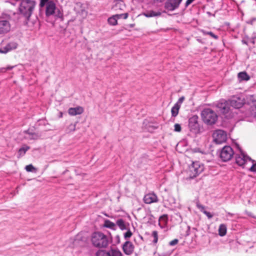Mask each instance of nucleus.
Listing matches in <instances>:
<instances>
[{
  "instance_id": "nucleus-1",
  "label": "nucleus",
  "mask_w": 256,
  "mask_h": 256,
  "mask_svg": "<svg viewBox=\"0 0 256 256\" xmlns=\"http://www.w3.org/2000/svg\"><path fill=\"white\" fill-rule=\"evenodd\" d=\"M39 6L41 8L45 7L46 16L47 17L52 16L58 18L63 17V13L56 8L55 2L52 0H40Z\"/></svg>"
},
{
  "instance_id": "nucleus-42",
  "label": "nucleus",
  "mask_w": 256,
  "mask_h": 256,
  "mask_svg": "<svg viewBox=\"0 0 256 256\" xmlns=\"http://www.w3.org/2000/svg\"><path fill=\"white\" fill-rule=\"evenodd\" d=\"M197 207L202 212L204 213V211H206L204 210V206L201 205L200 204L198 203L196 204Z\"/></svg>"
},
{
  "instance_id": "nucleus-34",
  "label": "nucleus",
  "mask_w": 256,
  "mask_h": 256,
  "mask_svg": "<svg viewBox=\"0 0 256 256\" xmlns=\"http://www.w3.org/2000/svg\"><path fill=\"white\" fill-rule=\"evenodd\" d=\"M204 34H208L211 37H212L215 40H217L218 38V36L212 32H204Z\"/></svg>"
},
{
  "instance_id": "nucleus-3",
  "label": "nucleus",
  "mask_w": 256,
  "mask_h": 256,
  "mask_svg": "<svg viewBox=\"0 0 256 256\" xmlns=\"http://www.w3.org/2000/svg\"><path fill=\"white\" fill-rule=\"evenodd\" d=\"M36 2L32 0H22L19 6V12L26 19L31 16L36 6Z\"/></svg>"
},
{
  "instance_id": "nucleus-36",
  "label": "nucleus",
  "mask_w": 256,
  "mask_h": 256,
  "mask_svg": "<svg viewBox=\"0 0 256 256\" xmlns=\"http://www.w3.org/2000/svg\"><path fill=\"white\" fill-rule=\"evenodd\" d=\"M148 222H149L151 224H153L155 222V218L154 216L150 214L148 215Z\"/></svg>"
},
{
  "instance_id": "nucleus-33",
  "label": "nucleus",
  "mask_w": 256,
  "mask_h": 256,
  "mask_svg": "<svg viewBox=\"0 0 256 256\" xmlns=\"http://www.w3.org/2000/svg\"><path fill=\"white\" fill-rule=\"evenodd\" d=\"M76 124H72L68 126V127L67 128V130L68 131V132H74L76 130Z\"/></svg>"
},
{
  "instance_id": "nucleus-39",
  "label": "nucleus",
  "mask_w": 256,
  "mask_h": 256,
  "mask_svg": "<svg viewBox=\"0 0 256 256\" xmlns=\"http://www.w3.org/2000/svg\"><path fill=\"white\" fill-rule=\"evenodd\" d=\"M174 131H176V132H180L182 130L181 126L178 124H176L174 126Z\"/></svg>"
},
{
  "instance_id": "nucleus-28",
  "label": "nucleus",
  "mask_w": 256,
  "mask_h": 256,
  "mask_svg": "<svg viewBox=\"0 0 256 256\" xmlns=\"http://www.w3.org/2000/svg\"><path fill=\"white\" fill-rule=\"evenodd\" d=\"M168 215L167 214H164L160 216L159 218V224H162V225H166L168 222Z\"/></svg>"
},
{
  "instance_id": "nucleus-29",
  "label": "nucleus",
  "mask_w": 256,
  "mask_h": 256,
  "mask_svg": "<svg viewBox=\"0 0 256 256\" xmlns=\"http://www.w3.org/2000/svg\"><path fill=\"white\" fill-rule=\"evenodd\" d=\"M161 14L160 12H156L153 10L150 11L148 12L146 14H145V16L146 17H152V16H160Z\"/></svg>"
},
{
  "instance_id": "nucleus-45",
  "label": "nucleus",
  "mask_w": 256,
  "mask_h": 256,
  "mask_svg": "<svg viewBox=\"0 0 256 256\" xmlns=\"http://www.w3.org/2000/svg\"><path fill=\"white\" fill-rule=\"evenodd\" d=\"M178 240L177 239H174L172 240L170 242V246H174V245H176L178 244Z\"/></svg>"
},
{
  "instance_id": "nucleus-38",
  "label": "nucleus",
  "mask_w": 256,
  "mask_h": 256,
  "mask_svg": "<svg viewBox=\"0 0 256 256\" xmlns=\"http://www.w3.org/2000/svg\"><path fill=\"white\" fill-rule=\"evenodd\" d=\"M132 236V232L130 230H128L127 232L124 234V237L126 239L130 238Z\"/></svg>"
},
{
  "instance_id": "nucleus-15",
  "label": "nucleus",
  "mask_w": 256,
  "mask_h": 256,
  "mask_svg": "<svg viewBox=\"0 0 256 256\" xmlns=\"http://www.w3.org/2000/svg\"><path fill=\"white\" fill-rule=\"evenodd\" d=\"M10 30V24L8 20H0V34H4Z\"/></svg>"
},
{
  "instance_id": "nucleus-9",
  "label": "nucleus",
  "mask_w": 256,
  "mask_h": 256,
  "mask_svg": "<svg viewBox=\"0 0 256 256\" xmlns=\"http://www.w3.org/2000/svg\"><path fill=\"white\" fill-rule=\"evenodd\" d=\"M214 141L218 144L224 142L226 140V134L222 130H216L213 134Z\"/></svg>"
},
{
  "instance_id": "nucleus-12",
  "label": "nucleus",
  "mask_w": 256,
  "mask_h": 256,
  "mask_svg": "<svg viewBox=\"0 0 256 256\" xmlns=\"http://www.w3.org/2000/svg\"><path fill=\"white\" fill-rule=\"evenodd\" d=\"M188 126L190 130L193 132L196 133L198 130L199 126L196 116H194L190 118Z\"/></svg>"
},
{
  "instance_id": "nucleus-8",
  "label": "nucleus",
  "mask_w": 256,
  "mask_h": 256,
  "mask_svg": "<svg viewBox=\"0 0 256 256\" xmlns=\"http://www.w3.org/2000/svg\"><path fill=\"white\" fill-rule=\"evenodd\" d=\"M236 162L240 166H242L243 168L245 167V166L248 164V162H254L250 158H248L244 154L241 153L238 154L236 156L235 158Z\"/></svg>"
},
{
  "instance_id": "nucleus-32",
  "label": "nucleus",
  "mask_w": 256,
  "mask_h": 256,
  "mask_svg": "<svg viewBox=\"0 0 256 256\" xmlns=\"http://www.w3.org/2000/svg\"><path fill=\"white\" fill-rule=\"evenodd\" d=\"M110 254L108 252H106V250H100L98 251L96 254V256H110Z\"/></svg>"
},
{
  "instance_id": "nucleus-23",
  "label": "nucleus",
  "mask_w": 256,
  "mask_h": 256,
  "mask_svg": "<svg viewBox=\"0 0 256 256\" xmlns=\"http://www.w3.org/2000/svg\"><path fill=\"white\" fill-rule=\"evenodd\" d=\"M180 108V106L178 105V104H175L174 105L171 110L172 116L176 117L178 116Z\"/></svg>"
},
{
  "instance_id": "nucleus-43",
  "label": "nucleus",
  "mask_w": 256,
  "mask_h": 256,
  "mask_svg": "<svg viewBox=\"0 0 256 256\" xmlns=\"http://www.w3.org/2000/svg\"><path fill=\"white\" fill-rule=\"evenodd\" d=\"M204 214H205L208 218H211L213 216L210 212L207 211H204Z\"/></svg>"
},
{
  "instance_id": "nucleus-35",
  "label": "nucleus",
  "mask_w": 256,
  "mask_h": 256,
  "mask_svg": "<svg viewBox=\"0 0 256 256\" xmlns=\"http://www.w3.org/2000/svg\"><path fill=\"white\" fill-rule=\"evenodd\" d=\"M14 66H8L6 68H0V72H4L6 70H9L12 69Z\"/></svg>"
},
{
  "instance_id": "nucleus-20",
  "label": "nucleus",
  "mask_w": 256,
  "mask_h": 256,
  "mask_svg": "<svg viewBox=\"0 0 256 256\" xmlns=\"http://www.w3.org/2000/svg\"><path fill=\"white\" fill-rule=\"evenodd\" d=\"M238 77L240 82L243 80L247 81L250 78V76L245 72H239L238 74Z\"/></svg>"
},
{
  "instance_id": "nucleus-27",
  "label": "nucleus",
  "mask_w": 256,
  "mask_h": 256,
  "mask_svg": "<svg viewBox=\"0 0 256 256\" xmlns=\"http://www.w3.org/2000/svg\"><path fill=\"white\" fill-rule=\"evenodd\" d=\"M108 24L112 26H116L118 24V19L115 14L108 18Z\"/></svg>"
},
{
  "instance_id": "nucleus-49",
  "label": "nucleus",
  "mask_w": 256,
  "mask_h": 256,
  "mask_svg": "<svg viewBox=\"0 0 256 256\" xmlns=\"http://www.w3.org/2000/svg\"><path fill=\"white\" fill-rule=\"evenodd\" d=\"M255 1L256 2V0H255Z\"/></svg>"
},
{
  "instance_id": "nucleus-44",
  "label": "nucleus",
  "mask_w": 256,
  "mask_h": 256,
  "mask_svg": "<svg viewBox=\"0 0 256 256\" xmlns=\"http://www.w3.org/2000/svg\"><path fill=\"white\" fill-rule=\"evenodd\" d=\"M252 114H254V116L256 117V103L254 106L252 108Z\"/></svg>"
},
{
  "instance_id": "nucleus-4",
  "label": "nucleus",
  "mask_w": 256,
  "mask_h": 256,
  "mask_svg": "<svg viewBox=\"0 0 256 256\" xmlns=\"http://www.w3.org/2000/svg\"><path fill=\"white\" fill-rule=\"evenodd\" d=\"M204 170V165L202 164L200 162H194L189 166L187 173L190 178H192L197 176Z\"/></svg>"
},
{
  "instance_id": "nucleus-7",
  "label": "nucleus",
  "mask_w": 256,
  "mask_h": 256,
  "mask_svg": "<svg viewBox=\"0 0 256 256\" xmlns=\"http://www.w3.org/2000/svg\"><path fill=\"white\" fill-rule=\"evenodd\" d=\"M234 151L230 146H224L220 152V157L224 162L230 160L234 155Z\"/></svg>"
},
{
  "instance_id": "nucleus-19",
  "label": "nucleus",
  "mask_w": 256,
  "mask_h": 256,
  "mask_svg": "<svg viewBox=\"0 0 256 256\" xmlns=\"http://www.w3.org/2000/svg\"><path fill=\"white\" fill-rule=\"evenodd\" d=\"M157 196L154 194H148L145 195V203L151 204L157 202Z\"/></svg>"
},
{
  "instance_id": "nucleus-21",
  "label": "nucleus",
  "mask_w": 256,
  "mask_h": 256,
  "mask_svg": "<svg viewBox=\"0 0 256 256\" xmlns=\"http://www.w3.org/2000/svg\"><path fill=\"white\" fill-rule=\"evenodd\" d=\"M116 224L122 230H127L128 226V224L126 223L122 219L118 220L116 221Z\"/></svg>"
},
{
  "instance_id": "nucleus-10",
  "label": "nucleus",
  "mask_w": 256,
  "mask_h": 256,
  "mask_svg": "<svg viewBox=\"0 0 256 256\" xmlns=\"http://www.w3.org/2000/svg\"><path fill=\"white\" fill-rule=\"evenodd\" d=\"M182 0H167L164 4V8L168 10L173 11L178 8Z\"/></svg>"
},
{
  "instance_id": "nucleus-5",
  "label": "nucleus",
  "mask_w": 256,
  "mask_h": 256,
  "mask_svg": "<svg viewBox=\"0 0 256 256\" xmlns=\"http://www.w3.org/2000/svg\"><path fill=\"white\" fill-rule=\"evenodd\" d=\"M202 117L204 122L208 124H214L218 118L216 113L210 108H205L202 112Z\"/></svg>"
},
{
  "instance_id": "nucleus-24",
  "label": "nucleus",
  "mask_w": 256,
  "mask_h": 256,
  "mask_svg": "<svg viewBox=\"0 0 256 256\" xmlns=\"http://www.w3.org/2000/svg\"><path fill=\"white\" fill-rule=\"evenodd\" d=\"M110 256H122L120 251L116 248H112L109 250Z\"/></svg>"
},
{
  "instance_id": "nucleus-25",
  "label": "nucleus",
  "mask_w": 256,
  "mask_h": 256,
  "mask_svg": "<svg viewBox=\"0 0 256 256\" xmlns=\"http://www.w3.org/2000/svg\"><path fill=\"white\" fill-rule=\"evenodd\" d=\"M30 148L29 146L24 145L20 148L19 149L18 152V157L22 156L24 155L27 150Z\"/></svg>"
},
{
  "instance_id": "nucleus-31",
  "label": "nucleus",
  "mask_w": 256,
  "mask_h": 256,
  "mask_svg": "<svg viewBox=\"0 0 256 256\" xmlns=\"http://www.w3.org/2000/svg\"><path fill=\"white\" fill-rule=\"evenodd\" d=\"M151 237L153 238L152 242L154 244H156L157 243L158 240V232L156 230L152 232Z\"/></svg>"
},
{
  "instance_id": "nucleus-41",
  "label": "nucleus",
  "mask_w": 256,
  "mask_h": 256,
  "mask_svg": "<svg viewBox=\"0 0 256 256\" xmlns=\"http://www.w3.org/2000/svg\"><path fill=\"white\" fill-rule=\"evenodd\" d=\"M250 172H256V162L253 164L252 166L249 168Z\"/></svg>"
},
{
  "instance_id": "nucleus-46",
  "label": "nucleus",
  "mask_w": 256,
  "mask_h": 256,
  "mask_svg": "<svg viewBox=\"0 0 256 256\" xmlns=\"http://www.w3.org/2000/svg\"><path fill=\"white\" fill-rule=\"evenodd\" d=\"M194 0H187L186 2V4H185V6L186 7H187Z\"/></svg>"
},
{
  "instance_id": "nucleus-13",
  "label": "nucleus",
  "mask_w": 256,
  "mask_h": 256,
  "mask_svg": "<svg viewBox=\"0 0 256 256\" xmlns=\"http://www.w3.org/2000/svg\"><path fill=\"white\" fill-rule=\"evenodd\" d=\"M24 138L27 140H36L40 137V135L33 131L32 130H28L24 132Z\"/></svg>"
},
{
  "instance_id": "nucleus-16",
  "label": "nucleus",
  "mask_w": 256,
  "mask_h": 256,
  "mask_svg": "<svg viewBox=\"0 0 256 256\" xmlns=\"http://www.w3.org/2000/svg\"><path fill=\"white\" fill-rule=\"evenodd\" d=\"M114 2V4L112 7L114 10L118 12V10H124L125 9L126 5L122 0H116Z\"/></svg>"
},
{
  "instance_id": "nucleus-11",
  "label": "nucleus",
  "mask_w": 256,
  "mask_h": 256,
  "mask_svg": "<svg viewBox=\"0 0 256 256\" xmlns=\"http://www.w3.org/2000/svg\"><path fill=\"white\" fill-rule=\"evenodd\" d=\"M230 104L232 106L239 108L242 107L244 103V100L240 96H233L230 100Z\"/></svg>"
},
{
  "instance_id": "nucleus-17",
  "label": "nucleus",
  "mask_w": 256,
  "mask_h": 256,
  "mask_svg": "<svg viewBox=\"0 0 256 256\" xmlns=\"http://www.w3.org/2000/svg\"><path fill=\"white\" fill-rule=\"evenodd\" d=\"M122 249L126 254L129 255L133 252L134 246L131 242L126 241L123 244Z\"/></svg>"
},
{
  "instance_id": "nucleus-47",
  "label": "nucleus",
  "mask_w": 256,
  "mask_h": 256,
  "mask_svg": "<svg viewBox=\"0 0 256 256\" xmlns=\"http://www.w3.org/2000/svg\"><path fill=\"white\" fill-rule=\"evenodd\" d=\"M154 2H162L164 1V0H153Z\"/></svg>"
},
{
  "instance_id": "nucleus-40",
  "label": "nucleus",
  "mask_w": 256,
  "mask_h": 256,
  "mask_svg": "<svg viewBox=\"0 0 256 256\" xmlns=\"http://www.w3.org/2000/svg\"><path fill=\"white\" fill-rule=\"evenodd\" d=\"M184 99H185V98L184 96L180 97L178 100V102L176 104H178V105L180 106V104L183 102L184 101Z\"/></svg>"
},
{
  "instance_id": "nucleus-26",
  "label": "nucleus",
  "mask_w": 256,
  "mask_h": 256,
  "mask_svg": "<svg viewBox=\"0 0 256 256\" xmlns=\"http://www.w3.org/2000/svg\"><path fill=\"white\" fill-rule=\"evenodd\" d=\"M226 226L224 224H221L218 228V234L220 236H223L226 234Z\"/></svg>"
},
{
  "instance_id": "nucleus-14",
  "label": "nucleus",
  "mask_w": 256,
  "mask_h": 256,
  "mask_svg": "<svg viewBox=\"0 0 256 256\" xmlns=\"http://www.w3.org/2000/svg\"><path fill=\"white\" fill-rule=\"evenodd\" d=\"M216 106L219 108L220 110L224 114L227 112L230 108L229 104L228 102L224 100H222L219 102L217 104Z\"/></svg>"
},
{
  "instance_id": "nucleus-18",
  "label": "nucleus",
  "mask_w": 256,
  "mask_h": 256,
  "mask_svg": "<svg viewBox=\"0 0 256 256\" xmlns=\"http://www.w3.org/2000/svg\"><path fill=\"white\" fill-rule=\"evenodd\" d=\"M84 112V108L82 106L70 108L68 110V114L72 116L80 114Z\"/></svg>"
},
{
  "instance_id": "nucleus-48",
  "label": "nucleus",
  "mask_w": 256,
  "mask_h": 256,
  "mask_svg": "<svg viewBox=\"0 0 256 256\" xmlns=\"http://www.w3.org/2000/svg\"><path fill=\"white\" fill-rule=\"evenodd\" d=\"M152 128H154V129H155V128H156V126H152Z\"/></svg>"
},
{
  "instance_id": "nucleus-37",
  "label": "nucleus",
  "mask_w": 256,
  "mask_h": 256,
  "mask_svg": "<svg viewBox=\"0 0 256 256\" xmlns=\"http://www.w3.org/2000/svg\"><path fill=\"white\" fill-rule=\"evenodd\" d=\"M25 169L27 172H32L35 170V168L32 164H29L26 166Z\"/></svg>"
},
{
  "instance_id": "nucleus-6",
  "label": "nucleus",
  "mask_w": 256,
  "mask_h": 256,
  "mask_svg": "<svg viewBox=\"0 0 256 256\" xmlns=\"http://www.w3.org/2000/svg\"><path fill=\"white\" fill-rule=\"evenodd\" d=\"M18 44L14 41L7 42L2 41L0 44V53L6 54L8 52L16 48Z\"/></svg>"
},
{
  "instance_id": "nucleus-2",
  "label": "nucleus",
  "mask_w": 256,
  "mask_h": 256,
  "mask_svg": "<svg viewBox=\"0 0 256 256\" xmlns=\"http://www.w3.org/2000/svg\"><path fill=\"white\" fill-rule=\"evenodd\" d=\"M91 241L95 247L106 248L111 242L110 238L102 232H96L92 234Z\"/></svg>"
},
{
  "instance_id": "nucleus-22",
  "label": "nucleus",
  "mask_w": 256,
  "mask_h": 256,
  "mask_svg": "<svg viewBox=\"0 0 256 256\" xmlns=\"http://www.w3.org/2000/svg\"><path fill=\"white\" fill-rule=\"evenodd\" d=\"M104 226L110 228L112 230H116V224L113 222L110 221V220H104Z\"/></svg>"
},
{
  "instance_id": "nucleus-30",
  "label": "nucleus",
  "mask_w": 256,
  "mask_h": 256,
  "mask_svg": "<svg viewBox=\"0 0 256 256\" xmlns=\"http://www.w3.org/2000/svg\"><path fill=\"white\" fill-rule=\"evenodd\" d=\"M117 19H124L126 20L128 18V12H125L124 14H115Z\"/></svg>"
}]
</instances>
